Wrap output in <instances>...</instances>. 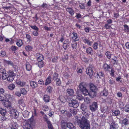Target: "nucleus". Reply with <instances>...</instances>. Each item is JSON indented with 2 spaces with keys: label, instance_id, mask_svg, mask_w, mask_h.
Returning <instances> with one entry per match:
<instances>
[{
  "label": "nucleus",
  "instance_id": "obj_4",
  "mask_svg": "<svg viewBox=\"0 0 129 129\" xmlns=\"http://www.w3.org/2000/svg\"><path fill=\"white\" fill-rule=\"evenodd\" d=\"M10 116L12 118H17L18 116V113L17 110L15 109L10 110Z\"/></svg>",
  "mask_w": 129,
  "mask_h": 129
},
{
  "label": "nucleus",
  "instance_id": "obj_8",
  "mask_svg": "<svg viewBox=\"0 0 129 129\" xmlns=\"http://www.w3.org/2000/svg\"><path fill=\"white\" fill-rule=\"evenodd\" d=\"M31 119H29L28 121L24 123L23 127L24 129H30L31 127L30 123L33 120V119L31 120Z\"/></svg>",
  "mask_w": 129,
  "mask_h": 129
},
{
  "label": "nucleus",
  "instance_id": "obj_3",
  "mask_svg": "<svg viewBox=\"0 0 129 129\" xmlns=\"http://www.w3.org/2000/svg\"><path fill=\"white\" fill-rule=\"evenodd\" d=\"M94 67L92 65H89L86 69V73L90 77H91L93 73Z\"/></svg>",
  "mask_w": 129,
  "mask_h": 129
},
{
  "label": "nucleus",
  "instance_id": "obj_15",
  "mask_svg": "<svg viewBox=\"0 0 129 129\" xmlns=\"http://www.w3.org/2000/svg\"><path fill=\"white\" fill-rule=\"evenodd\" d=\"M25 67L26 70L28 71H29L31 70L32 68V66L29 62H26L25 64Z\"/></svg>",
  "mask_w": 129,
  "mask_h": 129
},
{
  "label": "nucleus",
  "instance_id": "obj_19",
  "mask_svg": "<svg viewBox=\"0 0 129 129\" xmlns=\"http://www.w3.org/2000/svg\"><path fill=\"white\" fill-rule=\"evenodd\" d=\"M66 10L71 16L74 15V11L72 8H68Z\"/></svg>",
  "mask_w": 129,
  "mask_h": 129
},
{
  "label": "nucleus",
  "instance_id": "obj_57",
  "mask_svg": "<svg viewBox=\"0 0 129 129\" xmlns=\"http://www.w3.org/2000/svg\"><path fill=\"white\" fill-rule=\"evenodd\" d=\"M124 109L125 111L127 112L129 111V105H126Z\"/></svg>",
  "mask_w": 129,
  "mask_h": 129
},
{
  "label": "nucleus",
  "instance_id": "obj_53",
  "mask_svg": "<svg viewBox=\"0 0 129 129\" xmlns=\"http://www.w3.org/2000/svg\"><path fill=\"white\" fill-rule=\"evenodd\" d=\"M38 66L40 68H42L43 67L44 65V63L42 61H39L38 63Z\"/></svg>",
  "mask_w": 129,
  "mask_h": 129
},
{
  "label": "nucleus",
  "instance_id": "obj_62",
  "mask_svg": "<svg viewBox=\"0 0 129 129\" xmlns=\"http://www.w3.org/2000/svg\"><path fill=\"white\" fill-rule=\"evenodd\" d=\"M7 75L6 74H3L2 78L3 80H5L6 79H7Z\"/></svg>",
  "mask_w": 129,
  "mask_h": 129
},
{
  "label": "nucleus",
  "instance_id": "obj_7",
  "mask_svg": "<svg viewBox=\"0 0 129 129\" xmlns=\"http://www.w3.org/2000/svg\"><path fill=\"white\" fill-rule=\"evenodd\" d=\"M90 110L92 112L96 111L98 108V105L97 102H94L89 106Z\"/></svg>",
  "mask_w": 129,
  "mask_h": 129
},
{
  "label": "nucleus",
  "instance_id": "obj_42",
  "mask_svg": "<svg viewBox=\"0 0 129 129\" xmlns=\"http://www.w3.org/2000/svg\"><path fill=\"white\" fill-rule=\"evenodd\" d=\"M95 86L93 84H91L90 85V88L91 91H95L96 89Z\"/></svg>",
  "mask_w": 129,
  "mask_h": 129
},
{
  "label": "nucleus",
  "instance_id": "obj_13",
  "mask_svg": "<svg viewBox=\"0 0 129 129\" xmlns=\"http://www.w3.org/2000/svg\"><path fill=\"white\" fill-rule=\"evenodd\" d=\"M3 104L5 107H7V108L10 109V107H11V103L9 101L4 100Z\"/></svg>",
  "mask_w": 129,
  "mask_h": 129
},
{
  "label": "nucleus",
  "instance_id": "obj_28",
  "mask_svg": "<svg viewBox=\"0 0 129 129\" xmlns=\"http://www.w3.org/2000/svg\"><path fill=\"white\" fill-rule=\"evenodd\" d=\"M24 102V100L23 99H20L18 101V103L23 107H24L25 106Z\"/></svg>",
  "mask_w": 129,
  "mask_h": 129
},
{
  "label": "nucleus",
  "instance_id": "obj_27",
  "mask_svg": "<svg viewBox=\"0 0 129 129\" xmlns=\"http://www.w3.org/2000/svg\"><path fill=\"white\" fill-rule=\"evenodd\" d=\"M67 93L69 95H73L74 93V90L73 89H68L67 90Z\"/></svg>",
  "mask_w": 129,
  "mask_h": 129
},
{
  "label": "nucleus",
  "instance_id": "obj_60",
  "mask_svg": "<svg viewBox=\"0 0 129 129\" xmlns=\"http://www.w3.org/2000/svg\"><path fill=\"white\" fill-rule=\"evenodd\" d=\"M112 60L114 61V64H117L118 62V61L117 60V57H114L112 58Z\"/></svg>",
  "mask_w": 129,
  "mask_h": 129
},
{
  "label": "nucleus",
  "instance_id": "obj_23",
  "mask_svg": "<svg viewBox=\"0 0 129 129\" xmlns=\"http://www.w3.org/2000/svg\"><path fill=\"white\" fill-rule=\"evenodd\" d=\"M108 94L107 90L104 89L103 91H101L100 93L101 95L102 96H106Z\"/></svg>",
  "mask_w": 129,
  "mask_h": 129
},
{
  "label": "nucleus",
  "instance_id": "obj_9",
  "mask_svg": "<svg viewBox=\"0 0 129 129\" xmlns=\"http://www.w3.org/2000/svg\"><path fill=\"white\" fill-rule=\"evenodd\" d=\"M70 43V41L69 39H67L65 40L63 46V48L65 49H66L69 46Z\"/></svg>",
  "mask_w": 129,
  "mask_h": 129
},
{
  "label": "nucleus",
  "instance_id": "obj_1",
  "mask_svg": "<svg viewBox=\"0 0 129 129\" xmlns=\"http://www.w3.org/2000/svg\"><path fill=\"white\" fill-rule=\"evenodd\" d=\"M77 123L79 127L81 128V129H90L89 125L87 123L86 119H83L82 122L78 120Z\"/></svg>",
  "mask_w": 129,
  "mask_h": 129
},
{
  "label": "nucleus",
  "instance_id": "obj_30",
  "mask_svg": "<svg viewBox=\"0 0 129 129\" xmlns=\"http://www.w3.org/2000/svg\"><path fill=\"white\" fill-rule=\"evenodd\" d=\"M16 42V44L19 47H20L23 44L22 41L21 40H17Z\"/></svg>",
  "mask_w": 129,
  "mask_h": 129
},
{
  "label": "nucleus",
  "instance_id": "obj_17",
  "mask_svg": "<svg viewBox=\"0 0 129 129\" xmlns=\"http://www.w3.org/2000/svg\"><path fill=\"white\" fill-rule=\"evenodd\" d=\"M51 82V77L49 76L46 79L45 85H48L50 84Z\"/></svg>",
  "mask_w": 129,
  "mask_h": 129
},
{
  "label": "nucleus",
  "instance_id": "obj_43",
  "mask_svg": "<svg viewBox=\"0 0 129 129\" xmlns=\"http://www.w3.org/2000/svg\"><path fill=\"white\" fill-rule=\"evenodd\" d=\"M15 85L13 84H10L8 86L9 89L11 90L15 88Z\"/></svg>",
  "mask_w": 129,
  "mask_h": 129
},
{
  "label": "nucleus",
  "instance_id": "obj_51",
  "mask_svg": "<svg viewBox=\"0 0 129 129\" xmlns=\"http://www.w3.org/2000/svg\"><path fill=\"white\" fill-rule=\"evenodd\" d=\"M42 109L45 111H48L49 109L48 107L46 105H45L43 106Z\"/></svg>",
  "mask_w": 129,
  "mask_h": 129
},
{
  "label": "nucleus",
  "instance_id": "obj_29",
  "mask_svg": "<svg viewBox=\"0 0 129 129\" xmlns=\"http://www.w3.org/2000/svg\"><path fill=\"white\" fill-rule=\"evenodd\" d=\"M122 125H126L129 124V121L128 119L127 118H125L123 119L122 121Z\"/></svg>",
  "mask_w": 129,
  "mask_h": 129
},
{
  "label": "nucleus",
  "instance_id": "obj_18",
  "mask_svg": "<svg viewBox=\"0 0 129 129\" xmlns=\"http://www.w3.org/2000/svg\"><path fill=\"white\" fill-rule=\"evenodd\" d=\"M16 82L18 85L21 87L24 86L25 84V82L23 81L21 82L19 80H17Z\"/></svg>",
  "mask_w": 129,
  "mask_h": 129
},
{
  "label": "nucleus",
  "instance_id": "obj_39",
  "mask_svg": "<svg viewBox=\"0 0 129 129\" xmlns=\"http://www.w3.org/2000/svg\"><path fill=\"white\" fill-rule=\"evenodd\" d=\"M86 52L88 54H92L93 50L92 48L91 47L88 48L86 49Z\"/></svg>",
  "mask_w": 129,
  "mask_h": 129
},
{
  "label": "nucleus",
  "instance_id": "obj_16",
  "mask_svg": "<svg viewBox=\"0 0 129 129\" xmlns=\"http://www.w3.org/2000/svg\"><path fill=\"white\" fill-rule=\"evenodd\" d=\"M37 60L38 61H42L44 59L43 56L41 54L38 53L37 54Z\"/></svg>",
  "mask_w": 129,
  "mask_h": 129
},
{
  "label": "nucleus",
  "instance_id": "obj_20",
  "mask_svg": "<svg viewBox=\"0 0 129 129\" xmlns=\"http://www.w3.org/2000/svg\"><path fill=\"white\" fill-rule=\"evenodd\" d=\"M5 99L4 100L6 101H9V100H12V98L11 95L9 94H7L4 95Z\"/></svg>",
  "mask_w": 129,
  "mask_h": 129
},
{
  "label": "nucleus",
  "instance_id": "obj_47",
  "mask_svg": "<svg viewBox=\"0 0 129 129\" xmlns=\"http://www.w3.org/2000/svg\"><path fill=\"white\" fill-rule=\"evenodd\" d=\"M47 123L49 129H54L51 122L49 121H47Z\"/></svg>",
  "mask_w": 129,
  "mask_h": 129
},
{
  "label": "nucleus",
  "instance_id": "obj_40",
  "mask_svg": "<svg viewBox=\"0 0 129 129\" xmlns=\"http://www.w3.org/2000/svg\"><path fill=\"white\" fill-rule=\"evenodd\" d=\"M18 126L17 123L16 122H14L12 124V126L11 129H18Z\"/></svg>",
  "mask_w": 129,
  "mask_h": 129
},
{
  "label": "nucleus",
  "instance_id": "obj_6",
  "mask_svg": "<svg viewBox=\"0 0 129 129\" xmlns=\"http://www.w3.org/2000/svg\"><path fill=\"white\" fill-rule=\"evenodd\" d=\"M79 104L77 101L72 100L71 102L69 104V106L70 107L76 108L79 106Z\"/></svg>",
  "mask_w": 129,
  "mask_h": 129
},
{
  "label": "nucleus",
  "instance_id": "obj_2",
  "mask_svg": "<svg viewBox=\"0 0 129 129\" xmlns=\"http://www.w3.org/2000/svg\"><path fill=\"white\" fill-rule=\"evenodd\" d=\"M70 113H69L66 110H62L61 111V113L64 115L66 116L69 117H71L72 116L71 114L73 115H75L76 113V112L75 109H71L70 110Z\"/></svg>",
  "mask_w": 129,
  "mask_h": 129
},
{
  "label": "nucleus",
  "instance_id": "obj_61",
  "mask_svg": "<svg viewBox=\"0 0 129 129\" xmlns=\"http://www.w3.org/2000/svg\"><path fill=\"white\" fill-rule=\"evenodd\" d=\"M124 26L125 28V30L126 31H129V27L127 25L125 24L124 25Z\"/></svg>",
  "mask_w": 129,
  "mask_h": 129
},
{
  "label": "nucleus",
  "instance_id": "obj_26",
  "mask_svg": "<svg viewBox=\"0 0 129 129\" xmlns=\"http://www.w3.org/2000/svg\"><path fill=\"white\" fill-rule=\"evenodd\" d=\"M83 42L91 46L92 44V42L90 41L88 39H87L86 38H83Z\"/></svg>",
  "mask_w": 129,
  "mask_h": 129
},
{
  "label": "nucleus",
  "instance_id": "obj_48",
  "mask_svg": "<svg viewBox=\"0 0 129 129\" xmlns=\"http://www.w3.org/2000/svg\"><path fill=\"white\" fill-rule=\"evenodd\" d=\"M61 126L62 128L66 129V127H67V123L65 122L62 123L61 124Z\"/></svg>",
  "mask_w": 129,
  "mask_h": 129
},
{
  "label": "nucleus",
  "instance_id": "obj_32",
  "mask_svg": "<svg viewBox=\"0 0 129 129\" xmlns=\"http://www.w3.org/2000/svg\"><path fill=\"white\" fill-rule=\"evenodd\" d=\"M72 47L74 49H76L77 47V43L75 41H73L71 44Z\"/></svg>",
  "mask_w": 129,
  "mask_h": 129
},
{
  "label": "nucleus",
  "instance_id": "obj_11",
  "mask_svg": "<svg viewBox=\"0 0 129 129\" xmlns=\"http://www.w3.org/2000/svg\"><path fill=\"white\" fill-rule=\"evenodd\" d=\"M72 34L73 35L72 37V39L73 41H75V42H76V41H78L79 40V37L77 36V33L74 32L72 33Z\"/></svg>",
  "mask_w": 129,
  "mask_h": 129
},
{
  "label": "nucleus",
  "instance_id": "obj_56",
  "mask_svg": "<svg viewBox=\"0 0 129 129\" xmlns=\"http://www.w3.org/2000/svg\"><path fill=\"white\" fill-rule=\"evenodd\" d=\"M98 44L97 42H95L93 45V48L94 49H96L98 47Z\"/></svg>",
  "mask_w": 129,
  "mask_h": 129
},
{
  "label": "nucleus",
  "instance_id": "obj_10",
  "mask_svg": "<svg viewBox=\"0 0 129 129\" xmlns=\"http://www.w3.org/2000/svg\"><path fill=\"white\" fill-rule=\"evenodd\" d=\"M118 127V124L115 122H112L110 125V129H117Z\"/></svg>",
  "mask_w": 129,
  "mask_h": 129
},
{
  "label": "nucleus",
  "instance_id": "obj_49",
  "mask_svg": "<svg viewBox=\"0 0 129 129\" xmlns=\"http://www.w3.org/2000/svg\"><path fill=\"white\" fill-rule=\"evenodd\" d=\"M6 112V110L2 108H0V113L1 115H5Z\"/></svg>",
  "mask_w": 129,
  "mask_h": 129
},
{
  "label": "nucleus",
  "instance_id": "obj_25",
  "mask_svg": "<svg viewBox=\"0 0 129 129\" xmlns=\"http://www.w3.org/2000/svg\"><path fill=\"white\" fill-rule=\"evenodd\" d=\"M30 85L33 88H35L38 86L36 82L33 81H30Z\"/></svg>",
  "mask_w": 129,
  "mask_h": 129
},
{
  "label": "nucleus",
  "instance_id": "obj_33",
  "mask_svg": "<svg viewBox=\"0 0 129 129\" xmlns=\"http://www.w3.org/2000/svg\"><path fill=\"white\" fill-rule=\"evenodd\" d=\"M89 95L91 97L93 98L96 95V93L95 91H93L90 92Z\"/></svg>",
  "mask_w": 129,
  "mask_h": 129
},
{
  "label": "nucleus",
  "instance_id": "obj_31",
  "mask_svg": "<svg viewBox=\"0 0 129 129\" xmlns=\"http://www.w3.org/2000/svg\"><path fill=\"white\" fill-rule=\"evenodd\" d=\"M29 114V112L26 111H24L23 112V116L25 118H27Z\"/></svg>",
  "mask_w": 129,
  "mask_h": 129
},
{
  "label": "nucleus",
  "instance_id": "obj_21",
  "mask_svg": "<svg viewBox=\"0 0 129 129\" xmlns=\"http://www.w3.org/2000/svg\"><path fill=\"white\" fill-rule=\"evenodd\" d=\"M104 69L106 71H110L109 69H110V67L108 64L105 63L104 64L103 67Z\"/></svg>",
  "mask_w": 129,
  "mask_h": 129
},
{
  "label": "nucleus",
  "instance_id": "obj_52",
  "mask_svg": "<svg viewBox=\"0 0 129 129\" xmlns=\"http://www.w3.org/2000/svg\"><path fill=\"white\" fill-rule=\"evenodd\" d=\"M13 79L14 78L12 76H9L7 78V80L8 81H12Z\"/></svg>",
  "mask_w": 129,
  "mask_h": 129
},
{
  "label": "nucleus",
  "instance_id": "obj_14",
  "mask_svg": "<svg viewBox=\"0 0 129 129\" xmlns=\"http://www.w3.org/2000/svg\"><path fill=\"white\" fill-rule=\"evenodd\" d=\"M95 76L97 78H101V77H103L104 74L103 73L101 72H96L95 73Z\"/></svg>",
  "mask_w": 129,
  "mask_h": 129
},
{
  "label": "nucleus",
  "instance_id": "obj_5",
  "mask_svg": "<svg viewBox=\"0 0 129 129\" xmlns=\"http://www.w3.org/2000/svg\"><path fill=\"white\" fill-rule=\"evenodd\" d=\"M80 90L84 95H87L89 94L87 90L81 84H80L79 86Z\"/></svg>",
  "mask_w": 129,
  "mask_h": 129
},
{
  "label": "nucleus",
  "instance_id": "obj_64",
  "mask_svg": "<svg viewBox=\"0 0 129 129\" xmlns=\"http://www.w3.org/2000/svg\"><path fill=\"white\" fill-rule=\"evenodd\" d=\"M0 72L3 73V74H6V71L3 68H1L0 69Z\"/></svg>",
  "mask_w": 129,
  "mask_h": 129
},
{
  "label": "nucleus",
  "instance_id": "obj_22",
  "mask_svg": "<svg viewBox=\"0 0 129 129\" xmlns=\"http://www.w3.org/2000/svg\"><path fill=\"white\" fill-rule=\"evenodd\" d=\"M73 97H75L79 100H82L83 99V97L82 96V95L79 92L77 93V95L76 96L74 95Z\"/></svg>",
  "mask_w": 129,
  "mask_h": 129
},
{
  "label": "nucleus",
  "instance_id": "obj_44",
  "mask_svg": "<svg viewBox=\"0 0 129 129\" xmlns=\"http://www.w3.org/2000/svg\"><path fill=\"white\" fill-rule=\"evenodd\" d=\"M26 37L27 39V42H29L31 41V37L28 34H26Z\"/></svg>",
  "mask_w": 129,
  "mask_h": 129
},
{
  "label": "nucleus",
  "instance_id": "obj_54",
  "mask_svg": "<svg viewBox=\"0 0 129 129\" xmlns=\"http://www.w3.org/2000/svg\"><path fill=\"white\" fill-rule=\"evenodd\" d=\"M8 74L10 75V76H14L15 75V74L14 73L13 71L11 70L9 71L8 72Z\"/></svg>",
  "mask_w": 129,
  "mask_h": 129
},
{
  "label": "nucleus",
  "instance_id": "obj_36",
  "mask_svg": "<svg viewBox=\"0 0 129 129\" xmlns=\"http://www.w3.org/2000/svg\"><path fill=\"white\" fill-rule=\"evenodd\" d=\"M49 98L50 97L49 96L47 95H45L44 97V100L45 102H48L49 101Z\"/></svg>",
  "mask_w": 129,
  "mask_h": 129
},
{
  "label": "nucleus",
  "instance_id": "obj_34",
  "mask_svg": "<svg viewBox=\"0 0 129 129\" xmlns=\"http://www.w3.org/2000/svg\"><path fill=\"white\" fill-rule=\"evenodd\" d=\"M52 79L54 80H56L58 79V74L56 73H55L53 75Z\"/></svg>",
  "mask_w": 129,
  "mask_h": 129
},
{
  "label": "nucleus",
  "instance_id": "obj_12",
  "mask_svg": "<svg viewBox=\"0 0 129 129\" xmlns=\"http://www.w3.org/2000/svg\"><path fill=\"white\" fill-rule=\"evenodd\" d=\"M86 112H87V111H83L82 112V113L83 115V117H82L81 118V121L80 120V121L81 122H82V121L83 119H84L86 120L87 122V123L88 124L87 120L85 118H87V117H88L89 116V114H88V113Z\"/></svg>",
  "mask_w": 129,
  "mask_h": 129
},
{
  "label": "nucleus",
  "instance_id": "obj_35",
  "mask_svg": "<svg viewBox=\"0 0 129 129\" xmlns=\"http://www.w3.org/2000/svg\"><path fill=\"white\" fill-rule=\"evenodd\" d=\"M59 99L61 102H65L66 101V100L65 98L62 96H60Z\"/></svg>",
  "mask_w": 129,
  "mask_h": 129
},
{
  "label": "nucleus",
  "instance_id": "obj_55",
  "mask_svg": "<svg viewBox=\"0 0 129 129\" xmlns=\"http://www.w3.org/2000/svg\"><path fill=\"white\" fill-rule=\"evenodd\" d=\"M52 87L50 86L48 87L47 89V91L49 93H51L52 91Z\"/></svg>",
  "mask_w": 129,
  "mask_h": 129
},
{
  "label": "nucleus",
  "instance_id": "obj_63",
  "mask_svg": "<svg viewBox=\"0 0 129 129\" xmlns=\"http://www.w3.org/2000/svg\"><path fill=\"white\" fill-rule=\"evenodd\" d=\"M114 72L115 71L114 69H111V70L110 73V74L112 76H114Z\"/></svg>",
  "mask_w": 129,
  "mask_h": 129
},
{
  "label": "nucleus",
  "instance_id": "obj_38",
  "mask_svg": "<svg viewBox=\"0 0 129 129\" xmlns=\"http://www.w3.org/2000/svg\"><path fill=\"white\" fill-rule=\"evenodd\" d=\"M112 114L113 115L117 116L119 115L120 114V111L118 110L112 112Z\"/></svg>",
  "mask_w": 129,
  "mask_h": 129
},
{
  "label": "nucleus",
  "instance_id": "obj_59",
  "mask_svg": "<svg viewBox=\"0 0 129 129\" xmlns=\"http://www.w3.org/2000/svg\"><path fill=\"white\" fill-rule=\"evenodd\" d=\"M56 80V84L57 86H59L60 85L61 83V81L59 79H58L57 80Z\"/></svg>",
  "mask_w": 129,
  "mask_h": 129
},
{
  "label": "nucleus",
  "instance_id": "obj_24",
  "mask_svg": "<svg viewBox=\"0 0 129 129\" xmlns=\"http://www.w3.org/2000/svg\"><path fill=\"white\" fill-rule=\"evenodd\" d=\"M67 127L70 129H75L76 128L73 124L70 122L67 123Z\"/></svg>",
  "mask_w": 129,
  "mask_h": 129
},
{
  "label": "nucleus",
  "instance_id": "obj_41",
  "mask_svg": "<svg viewBox=\"0 0 129 129\" xmlns=\"http://www.w3.org/2000/svg\"><path fill=\"white\" fill-rule=\"evenodd\" d=\"M81 109L82 111H87V107L84 104H82L81 105Z\"/></svg>",
  "mask_w": 129,
  "mask_h": 129
},
{
  "label": "nucleus",
  "instance_id": "obj_50",
  "mask_svg": "<svg viewBox=\"0 0 129 129\" xmlns=\"http://www.w3.org/2000/svg\"><path fill=\"white\" fill-rule=\"evenodd\" d=\"M105 55L109 59L111 58V55L109 51H107L105 53Z\"/></svg>",
  "mask_w": 129,
  "mask_h": 129
},
{
  "label": "nucleus",
  "instance_id": "obj_58",
  "mask_svg": "<svg viewBox=\"0 0 129 129\" xmlns=\"http://www.w3.org/2000/svg\"><path fill=\"white\" fill-rule=\"evenodd\" d=\"M6 54V52L5 51H1L0 52V55L2 57L4 56Z\"/></svg>",
  "mask_w": 129,
  "mask_h": 129
},
{
  "label": "nucleus",
  "instance_id": "obj_45",
  "mask_svg": "<svg viewBox=\"0 0 129 129\" xmlns=\"http://www.w3.org/2000/svg\"><path fill=\"white\" fill-rule=\"evenodd\" d=\"M20 91L21 93L23 95H25L27 93V91L25 88L21 89Z\"/></svg>",
  "mask_w": 129,
  "mask_h": 129
},
{
  "label": "nucleus",
  "instance_id": "obj_37",
  "mask_svg": "<svg viewBox=\"0 0 129 129\" xmlns=\"http://www.w3.org/2000/svg\"><path fill=\"white\" fill-rule=\"evenodd\" d=\"M3 62L5 64H7L9 65L13 66V63L11 61H7L6 60H4Z\"/></svg>",
  "mask_w": 129,
  "mask_h": 129
},
{
  "label": "nucleus",
  "instance_id": "obj_46",
  "mask_svg": "<svg viewBox=\"0 0 129 129\" xmlns=\"http://www.w3.org/2000/svg\"><path fill=\"white\" fill-rule=\"evenodd\" d=\"M32 47L29 45L26 46L25 47V49L26 51H29L31 50L32 49Z\"/></svg>",
  "mask_w": 129,
  "mask_h": 129
}]
</instances>
